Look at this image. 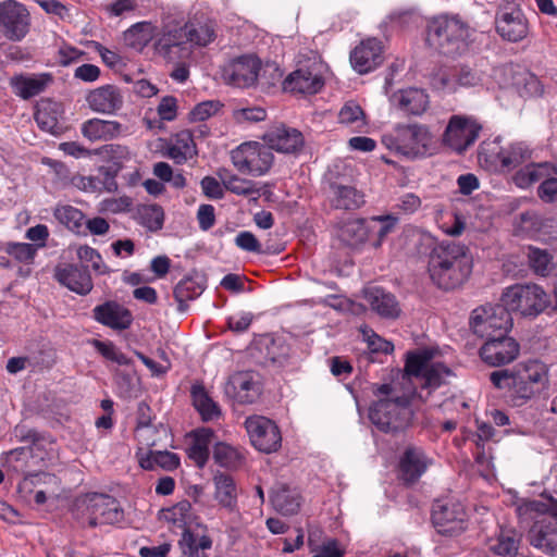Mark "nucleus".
I'll return each mask as SVG.
<instances>
[{
  "label": "nucleus",
  "instance_id": "4468645a",
  "mask_svg": "<svg viewBox=\"0 0 557 557\" xmlns=\"http://www.w3.org/2000/svg\"><path fill=\"white\" fill-rule=\"evenodd\" d=\"M260 69L261 61L255 54H243L221 67V77L227 85L250 87L257 82Z\"/></svg>",
  "mask_w": 557,
  "mask_h": 557
},
{
  "label": "nucleus",
  "instance_id": "cd10ccee",
  "mask_svg": "<svg viewBox=\"0 0 557 557\" xmlns=\"http://www.w3.org/2000/svg\"><path fill=\"white\" fill-rule=\"evenodd\" d=\"M92 313L97 322L113 330H126L133 322L131 311L114 301L96 306Z\"/></svg>",
  "mask_w": 557,
  "mask_h": 557
},
{
  "label": "nucleus",
  "instance_id": "9d476101",
  "mask_svg": "<svg viewBox=\"0 0 557 557\" xmlns=\"http://www.w3.org/2000/svg\"><path fill=\"white\" fill-rule=\"evenodd\" d=\"M470 326L474 334L487 339L508 333L512 327V319L504 304L484 305L472 311Z\"/></svg>",
  "mask_w": 557,
  "mask_h": 557
},
{
  "label": "nucleus",
  "instance_id": "052dcab7",
  "mask_svg": "<svg viewBox=\"0 0 557 557\" xmlns=\"http://www.w3.org/2000/svg\"><path fill=\"white\" fill-rule=\"evenodd\" d=\"M5 251L17 262L29 264L35 259L37 247L28 243H10Z\"/></svg>",
  "mask_w": 557,
  "mask_h": 557
},
{
  "label": "nucleus",
  "instance_id": "e433bc0d",
  "mask_svg": "<svg viewBox=\"0 0 557 557\" xmlns=\"http://www.w3.org/2000/svg\"><path fill=\"white\" fill-rule=\"evenodd\" d=\"M369 230V219L349 220L339 227L338 237L345 245L357 248L371 240Z\"/></svg>",
  "mask_w": 557,
  "mask_h": 557
},
{
  "label": "nucleus",
  "instance_id": "37998d69",
  "mask_svg": "<svg viewBox=\"0 0 557 557\" xmlns=\"http://www.w3.org/2000/svg\"><path fill=\"white\" fill-rule=\"evenodd\" d=\"M178 546L184 556L200 557V550L211 548L212 540L205 533H195L189 527L183 530L182 537L178 541Z\"/></svg>",
  "mask_w": 557,
  "mask_h": 557
},
{
  "label": "nucleus",
  "instance_id": "bf43d9fd",
  "mask_svg": "<svg viewBox=\"0 0 557 557\" xmlns=\"http://www.w3.org/2000/svg\"><path fill=\"white\" fill-rule=\"evenodd\" d=\"M161 433L166 434V429L162 425L158 428L147 421L139 420L135 430V437L141 448H150L158 444Z\"/></svg>",
  "mask_w": 557,
  "mask_h": 557
},
{
  "label": "nucleus",
  "instance_id": "aec40b11",
  "mask_svg": "<svg viewBox=\"0 0 557 557\" xmlns=\"http://www.w3.org/2000/svg\"><path fill=\"white\" fill-rule=\"evenodd\" d=\"M59 481L53 474L46 472L28 473L18 483V492L25 497L34 494V500L38 505H42L47 500L48 495H54L58 490Z\"/></svg>",
  "mask_w": 557,
  "mask_h": 557
},
{
  "label": "nucleus",
  "instance_id": "69168bd1",
  "mask_svg": "<svg viewBox=\"0 0 557 557\" xmlns=\"http://www.w3.org/2000/svg\"><path fill=\"white\" fill-rule=\"evenodd\" d=\"M363 120H364V113H363L361 107L354 101L346 102L338 113V121L342 124H346V125H352L355 123L363 124L364 123Z\"/></svg>",
  "mask_w": 557,
  "mask_h": 557
},
{
  "label": "nucleus",
  "instance_id": "f257e3e1",
  "mask_svg": "<svg viewBox=\"0 0 557 557\" xmlns=\"http://www.w3.org/2000/svg\"><path fill=\"white\" fill-rule=\"evenodd\" d=\"M428 271L440 288L454 289L462 285L472 272V258L458 243L443 242L430 253Z\"/></svg>",
  "mask_w": 557,
  "mask_h": 557
},
{
  "label": "nucleus",
  "instance_id": "f8f14e48",
  "mask_svg": "<svg viewBox=\"0 0 557 557\" xmlns=\"http://www.w3.org/2000/svg\"><path fill=\"white\" fill-rule=\"evenodd\" d=\"M482 131L481 123L473 116H450L443 135V143L451 150L462 153L479 138Z\"/></svg>",
  "mask_w": 557,
  "mask_h": 557
},
{
  "label": "nucleus",
  "instance_id": "1a4fd4ad",
  "mask_svg": "<svg viewBox=\"0 0 557 557\" xmlns=\"http://www.w3.org/2000/svg\"><path fill=\"white\" fill-rule=\"evenodd\" d=\"M231 160L242 174L261 176L272 166L273 153L268 145L247 141L232 150Z\"/></svg>",
  "mask_w": 557,
  "mask_h": 557
},
{
  "label": "nucleus",
  "instance_id": "6ab92c4d",
  "mask_svg": "<svg viewBox=\"0 0 557 557\" xmlns=\"http://www.w3.org/2000/svg\"><path fill=\"white\" fill-rule=\"evenodd\" d=\"M261 377L253 371H240L230 376L225 394L239 404H252L261 395Z\"/></svg>",
  "mask_w": 557,
  "mask_h": 557
},
{
  "label": "nucleus",
  "instance_id": "dca6fc26",
  "mask_svg": "<svg viewBox=\"0 0 557 557\" xmlns=\"http://www.w3.org/2000/svg\"><path fill=\"white\" fill-rule=\"evenodd\" d=\"M548 370L545 363L531 360L516 367L515 395L530 399L535 393L546 386Z\"/></svg>",
  "mask_w": 557,
  "mask_h": 557
},
{
  "label": "nucleus",
  "instance_id": "864d4df0",
  "mask_svg": "<svg viewBox=\"0 0 557 557\" xmlns=\"http://www.w3.org/2000/svg\"><path fill=\"white\" fill-rule=\"evenodd\" d=\"M202 293V287L191 278L180 281L174 288V298L177 301V310L184 312L187 309V301L193 300Z\"/></svg>",
  "mask_w": 557,
  "mask_h": 557
},
{
  "label": "nucleus",
  "instance_id": "4d7b16f0",
  "mask_svg": "<svg viewBox=\"0 0 557 557\" xmlns=\"http://www.w3.org/2000/svg\"><path fill=\"white\" fill-rule=\"evenodd\" d=\"M513 85L522 97L541 96L544 87L540 79L528 71L520 72L516 75Z\"/></svg>",
  "mask_w": 557,
  "mask_h": 557
},
{
  "label": "nucleus",
  "instance_id": "c03bdc74",
  "mask_svg": "<svg viewBox=\"0 0 557 557\" xmlns=\"http://www.w3.org/2000/svg\"><path fill=\"white\" fill-rule=\"evenodd\" d=\"M191 397L195 408L205 421L220 417L221 410L218 404L208 395L202 385H193Z\"/></svg>",
  "mask_w": 557,
  "mask_h": 557
},
{
  "label": "nucleus",
  "instance_id": "6e6552de",
  "mask_svg": "<svg viewBox=\"0 0 557 557\" xmlns=\"http://www.w3.org/2000/svg\"><path fill=\"white\" fill-rule=\"evenodd\" d=\"M502 302L508 309L522 317H537L550 305L549 295L537 284H515L502 295Z\"/></svg>",
  "mask_w": 557,
  "mask_h": 557
},
{
  "label": "nucleus",
  "instance_id": "f03ea898",
  "mask_svg": "<svg viewBox=\"0 0 557 557\" xmlns=\"http://www.w3.org/2000/svg\"><path fill=\"white\" fill-rule=\"evenodd\" d=\"M216 37L212 21L191 20L183 27L164 30L156 40V52L170 62L190 55L188 44L193 47H206Z\"/></svg>",
  "mask_w": 557,
  "mask_h": 557
},
{
  "label": "nucleus",
  "instance_id": "b1692460",
  "mask_svg": "<svg viewBox=\"0 0 557 557\" xmlns=\"http://www.w3.org/2000/svg\"><path fill=\"white\" fill-rule=\"evenodd\" d=\"M382 61V45L376 38L361 41L350 53L351 65L360 74L373 71Z\"/></svg>",
  "mask_w": 557,
  "mask_h": 557
},
{
  "label": "nucleus",
  "instance_id": "c756f323",
  "mask_svg": "<svg viewBox=\"0 0 557 557\" xmlns=\"http://www.w3.org/2000/svg\"><path fill=\"white\" fill-rule=\"evenodd\" d=\"M364 299L370 308L382 318L396 319L400 314V307L395 296L380 287L366 288Z\"/></svg>",
  "mask_w": 557,
  "mask_h": 557
},
{
  "label": "nucleus",
  "instance_id": "7c9ffc66",
  "mask_svg": "<svg viewBox=\"0 0 557 557\" xmlns=\"http://www.w3.org/2000/svg\"><path fill=\"white\" fill-rule=\"evenodd\" d=\"M393 106L406 113L420 115L430 104L429 95L420 88H408L396 91L391 97Z\"/></svg>",
  "mask_w": 557,
  "mask_h": 557
},
{
  "label": "nucleus",
  "instance_id": "f704fd0d",
  "mask_svg": "<svg viewBox=\"0 0 557 557\" xmlns=\"http://www.w3.org/2000/svg\"><path fill=\"white\" fill-rule=\"evenodd\" d=\"M332 207L342 210H355L364 203L363 194L350 185L333 183L329 194Z\"/></svg>",
  "mask_w": 557,
  "mask_h": 557
},
{
  "label": "nucleus",
  "instance_id": "ddd939ff",
  "mask_svg": "<svg viewBox=\"0 0 557 557\" xmlns=\"http://www.w3.org/2000/svg\"><path fill=\"white\" fill-rule=\"evenodd\" d=\"M0 27L9 40L24 39L30 27V14L26 7L16 0L0 2Z\"/></svg>",
  "mask_w": 557,
  "mask_h": 557
},
{
  "label": "nucleus",
  "instance_id": "774afa93",
  "mask_svg": "<svg viewBox=\"0 0 557 557\" xmlns=\"http://www.w3.org/2000/svg\"><path fill=\"white\" fill-rule=\"evenodd\" d=\"M311 552L314 553L312 557H344L345 555V550L334 539L326 540L317 548L311 547Z\"/></svg>",
  "mask_w": 557,
  "mask_h": 557
},
{
  "label": "nucleus",
  "instance_id": "ea45409f",
  "mask_svg": "<svg viewBox=\"0 0 557 557\" xmlns=\"http://www.w3.org/2000/svg\"><path fill=\"white\" fill-rule=\"evenodd\" d=\"M196 154L193 135L188 131L177 133L168 148V156L177 164L185 163Z\"/></svg>",
  "mask_w": 557,
  "mask_h": 557
},
{
  "label": "nucleus",
  "instance_id": "473e14b6",
  "mask_svg": "<svg viewBox=\"0 0 557 557\" xmlns=\"http://www.w3.org/2000/svg\"><path fill=\"white\" fill-rule=\"evenodd\" d=\"M430 460L416 447L407 448L400 459V476L407 483L416 482L428 469Z\"/></svg>",
  "mask_w": 557,
  "mask_h": 557
},
{
  "label": "nucleus",
  "instance_id": "f3484780",
  "mask_svg": "<svg viewBox=\"0 0 557 557\" xmlns=\"http://www.w3.org/2000/svg\"><path fill=\"white\" fill-rule=\"evenodd\" d=\"M245 428L252 446L259 451L271 454L276 451L282 444V435L278 426L263 416H251L245 421Z\"/></svg>",
  "mask_w": 557,
  "mask_h": 557
},
{
  "label": "nucleus",
  "instance_id": "0eeeda50",
  "mask_svg": "<svg viewBox=\"0 0 557 557\" xmlns=\"http://www.w3.org/2000/svg\"><path fill=\"white\" fill-rule=\"evenodd\" d=\"M75 517L83 527L96 528L102 524L121 522L124 512L114 497L104 494H92L77 503Z\"/></svg>",
  "mask_w": 557,
  "mask_h": 557
},
{
  "label": "nucleus",
  "instance_id": "0e129e2a",
  "mask_svg": "<svg viewBox=\"0 0 557 557\" xmlns=\"http://www.w3.org/2000/svg\"><path fill=\"white\" fill-rule=\"evenodd\" d=\"M265 117L267 113L261 107H245L233 110V119L238 124L260 122Z\"/></svg>",
  "mask_w": 557,
  "mask_h": 557
},
{
  "label": "nucleus",
  "instance_id": "5fc2aeb1",
  "mask_svg": "<svg viewBox=\"0 0 557 557\" xmlns=\"http://www.w3.org/2000/svg\"><path fill=\"white\" fill-rule=\"evenodd\" d=\"M138 222L151 232L162 228L164 221L163 209L158 205H145L137 210Z\"/></svg>",
  "mask_w": 557,
  "mask_h": 557
},
{
  "label": "nucleus",
  "instance_id": "de8ad7c7",
  "mask_svg": "<svg viewBox=\"0 0 557 557\" xmlns=\"http://www.w3.org/2000/svg\"><path fill=\"white\" fill-rule=\"evenodd\" d=\"M550 174L552 165L548 162L532 163L519 170L513 176V182L520 188H528Z\"/></svg>",
  "mask_w": 557,
  "mask_h": 557
},
{
  "label": "nucleus",
  "instance_id": "4c0bfd02",
  "mask_svg": "<svg viewBox=\"0 0 557 557\" xmlns=\"http://www.w3.org/2000/svg\"><path fill=\"white\" fill-rule=\"evenodd\" d=\"M214 499L230 511L237 508V487L234 479L225 473H216L213 476Z\"/></svg>",
  "mask_w": 557,
  "mask_h": 557
},
{
  "label": "nucleus",
  "instance_id": "a211bd4d",
  "mask_svg": "<svg viewBox=\"0 0 557 557\" xmlns=\"http://www.w3.org/2000/svg\"><path fill=\"white\" fill-rule=\"evenodd\" d=\"M520 352L518 342L507 333L490 337L480 348L481 359L492 366L500 367L512 362Z\"/></svg>",
  "mask_w": 557,
  "mask_h": 557
},
{
  "label": "nucleus",
  "instance_id": "338daca9",
  "mask_svg": "<svg viewBox=\"0 0 557 557\" xmlns=\"http://www.w3.org/2000/svg\"><path fill=\"white\" fill-rule=\"evenodd\" d=\"M77 257L82 261L90 262L92 269L96 272H98L99 274H104V273L108 272V268L103 263L100 253L96 249H94V248H91L89 246H86V245L85 246H81L77 249Z\"/></svg>",
  "mask_w": 557,
  "mask_h": 557
},
{
  "label": "nucleus",
  "instance_id": "58836bf2",
  "mask_svg": "<svg viewBox=\"0 0 557 557\" xmlns=\"http://www.w3.org/2000/svg\"><path fill=\"white\" fill-rule=\"evenodd\" d=\"M213 432L210 429H199L191 433V443L186 451L199 468H202L209 458V445L211 443Z\"/></svg>",
  "mask_w": 557,
  "mask_h": 557
},
{
  "label": "nucleus",
  "instance_id": "72a5a7b5",
  "mask_svg": "<svg viewBox=\"0 0 557 557\" xmlns=\"http://www.w3.org/2000/svg\"><path fill=\"white\" fill-rule=\"evenodd\" d=\"M486 150L482 148L480 156H485L486 159L495 157L504 169H513L531 158V150L523 143L511 144L507 148L499 151Z\"/></svg>",
  "mask_w": 557,
  "mask_h": 557
},
{
  "label": "nucleus",
  "instance_id": "423d86ee",
  "mask_svg": "<svg viewBox=\"0 0 557 557\" xmlns=\"http://www.w3.org/2000/svg\"><path fill=\"white\" fill-rule=\"evenodd\" d=\"M434 349H420L407 355L405 371L420 381L421 387L430 391L448 383L454 375L451 370L440 361H434Z\"/></svg>",
  "mask_w": 557,
  "mask_h": 557
},
{
  "label": "nucleus",
  "instance_id": "09e8293b",
  "mask_svg": "<svg viewBox=\"0 0 557 557\" xmlns=\"http://www.w3.org/2000/svg\"><path fill=\"white\" fill-rule=\"evenodd\" d=\"M520 540V535L515 530H502L497 539L490 545V549L499 556L518 557Z\"/></svg>",
  "mask_w": 557,
  "mask_h": 557
},
{
  "label": "nucleus",
  "instance_id": "2eb2a0df",
  "mask_svg": "<svg viewBox=\"0 0 557 557\" xmlns=\"http://www.w3.org/2000/svg\"><path fill=\"white\" fill-rule=\"evenodd\" d=\"M432 521L440 534L455 536L467 529V512L459 502H436L432 509Z\"/></svg>",
  "mask_w": 557,
  "mask_h": 557
},
{
  "label": "nucleus",
  "instance_id": "4be33fe9",
  "mask_svg": "<svg viewBox=\"0 0 557 557\" xmlns=\"http://www.w3.org/2000/svg\"><path fill=\"white\" fill-rule=\"evenodd\" d=\"M516 512L522 523H529L532 519L544 513L557 517V476L552 488L545 492L541 499L520 502L517 505Z\"/></svg>",
  "mask_w": 557,
  "mask_h": 557
},
{
  "label": "nucleus",
  "instance_id": "13d9d810",
  "mask_svg": "<svg viewBox=\"0 0 557 557\" xmlns=\"http://www.w3.org/2000/svg\"><path fill=\"white\" fill-rule=\"evenodd\" d=\"M213 459L221 467L237 468L242 465L243 455L237 448L226 443H216L213 448Z\"/></svg>",
  "mask_w": 557,
  "mask_h": 557
},
{
  "label": "nucleus",
  "instance_id": "2f4dec72",
  "mask_svg": "<svg viewBox=\"0 0 557 557\" xmlns=\"http://www.w3.org/2000/svg\"><path fill=\"white\" fill-rule=\"evenodd\" d=\"M51 81L52 77L48 73L16 75L10 79V85L16 96L29 99L41 94Z\"/></svg>",
  "mask_w": 557,
  "mask_h": 557
},
{
  "label": "nucleus",
  "instance_id": "7ed1b4c3",
  "mask_svg": "<svg viewBox=\"0 0 557 557\" xmlns=\"http://www.w3.org/2000/svg\"><path fill=\"white\" fill-rule=\"evenodd\" d=\"M377 398L369 410L371 422L383 432L405 430L412 419L410 395L400 394L396 384H381L373 387Z\"/></svg>",
  "mask_w": 557,
  "mask_h": 557
},
{
  "label": "nucleus",
  "instance_id": "79ce46f5",
  "mask_svg": "<svg viewBox=\"0 0 557 557\" xmlns=\"http://www.w3.org/2000/svg\"><path fill=\"white\" fill-rule=\"evenodd\" d=\"M256 349L264 362L281 363L288 356V347L281 339H275L270 335L261 336L256 342Z\"/></svg>",
  "mask_w": 557,
  "mask_h": 557
},
{
  "label": "nucleus",
  "instance_id": "c85d7f7f",
  "mask_svg": "<svg viewBox=\"0 0 557 557\" xmlns=\"http://www.w3.org/2000/svg\"><path fill=\"white\" fill-rule=\"evenodd\" d=\"M81 132L90 141H108L124 134L126 128L117 121L94 117L82 124Z\"/></svg>",
  "mask_w": 557,
  "mask_h": 557
},
{
  "label": "nucleus",
  "instance_id": "393cba45",
  "mask_svg": "<svg viewBox=\"0 0 557 557\" xmlns=\"http://www.w3.org/2000/svg\"><path fill=\"white\" fill-rule=\"evenodd\" d=\"M263 139L270 150L274 149L283 153L296 152L304 145L302 134L298 129L283 124L270 128Z\"/></svg>",
  "mask_w": 557,
  "mask_h": 557
},
{
  "label": "nucleus",
  "instance_id": "20e7f679",
  "mask_svg": "<svg viewBox=\"0 0 557 557\" xmlns=\"http://www.w3.org/2000/svg\"><path fill=\"white\" fill-rule=\"evenodd\" d=\"M471 29L458 14H440L429 21L426 41L445 55H460L468 50Z\"/></svg>",
  "mask_w": 557,
  "mask_h": 557
},
{
  "label": "nucleus",
  "instance_id": "3c124183",
  "mask_svg": "<svg viewBox=\"0 0 557 557\" xmlns=\"http://www.w3.org/2000/svg\"><path fill=\"white\" fill-rule=\"evenodd\" d=\"M397 218L393 215H376L369 219L371 245L379 248L384 238L394 230Z\"/></svg>",
  "mask_w": 557,
  "mask_h": 557
},
{
  "label": "nucleus",
  "instance_id": "9b49d317",
  "mask_svg": "<svg viewBox=\"0 0 557 557\" xmlns=\"http://www.w3.org/2000/svg\"><path fill=\"white\" fill-rule=\"evenodd\" d=\"M323 86L322 64L315 55L306 62L299 61L297 69L283 82L285 91L301 95L317 94Z\"/></svg>",
  "mask_w": 557,
  "mask_h": 557
},
{
  "label": "nucleus",
  "instance_id": "a878e982",
  "mask_svg": "<svg viewBox=\"0 0 557 557\" xmlns=\"http://www.w3.org/2000/svg\"><path fill=\"white\" fill-rule=\"evenodd\" d=\"M54 277L60 284L79 295L89 294L94 286L87 269L75 264L58 265L54 270Z\"/></svg>",
  "mask_w": 557,
  "mask_h": 557
},
{
  "label": "nucleus",
  "instance_id": "603ef678",
  "mask_svg": "<svg viewBox=\"0 0 557 557\" xmlns=\"http://www.w3.org/2000/svg\"><path fill=\"white\" fill-rule=\"evenodd\" d=\"M162 518L178 528H189L193 523L191 504L188 500H182L171 508L162 510Z\"/></svg>",
  "mask_w": 557,
  "mask_h": 557
},
{
  "label": "nucleus",
  "instance_id": "412c9836",
  "mask_svg": "<svg viewBox=\"0 0 557 557\" xmlns=\"http://www.w3.org/2000/svg\"><path fill=\"white\" fill-rule=\"evenodd\" d=\"M540 517L534 519V524L529 531V541L542 552L557 555V517Z\"/></svg>",
  "mask_w": 557,
  "mask_h": 557
},
{
  "label": "nucleus",
  "instance_id": "39448f33",
  "mask_svg": "<svg viewBox=\"0 0 557 557\" xmlns=\"http://www.w3.org/2000/svg\"><path fill=\"white\" fill-rule=\"evenodd\" d=\"M385 148L407 160L422 159L434 151V137L426 125L397 124L382 135Z\"/></svg>",
  "mask_w": 557,
  "mask_h": 557
},
{
  "label": "nucleus",
  "instance_id": "49530a36",
  "mask_svg": "<svg viewBox=\"0 0 557 557\" xmlns=\"http://www.w3.org/2000/svg\"><path fill=\"white\" fill-rule=\"evenodd\" d=\"M139 465L145 470H153L160 467L172 471L180 466V457L168 450H150L146 456L140 457Z\"/></svg>",
  "mask_w": 557,
  "mask_h": 557
},
{
  "label": "nucleus",
  "instance_id": "a18cd8bd",
  "mask_svg": "<svg viewBox=\"0 0 557 557\" xmlns=\"http://www.w3.org/2000/svg\"><path fill=\"white\" fill-rule=\"evenodd\" d=\"M157 27L150 22H139L125 32V41L136 50H141L156 36Z\"/></svg>",
  "mask_w": 557,
  "mask_h": 557
},
{
  "label": "nucleus",
  "instance_id": "6e6d98bb",
  "mask_svg": "<svg viewBox=\"0 0 557 557\" xmlns=\"http://www.w3.org/2000/svg\"><path fill=\"white\" fill-rule=\"evenodd\" d=\"M528 261L532 271L540 276H546L553 269V256L545 249L530 246Z\"/></svg>",
  "mask_w": 557,
  "mask_h": 557
},
{
  "label": "nucleus",
  "instance_id": "c9c22d12",
  "mask_svg": "<svg viewBox=\"0 0 557 557\" xmlns=\"http://www.w3.org/2000/svg\"><path fill=\"white\" fill-rule=\"evenodd\" d=\"M271 503L276 511L285 516H292L298 512L301 497L297 490L285 484H277L272 491Z\"/></svg>",
  "mask_w": 557,
  "mask_h": 557
},
{
  "label": "nucleus",
  "instance_id": "8fccbe9b",
  "mask_svg": "<svg viewBox=\"0 0 557 557\" xmlns=\"http://www.w3.org/2000/svg\"><path fill=\"white\" fill-rule=\"evenodd\" d=\"M53 216L74 233H81L85 224L84 213L71 205H58L53 210Z\"/></svg>",
  "mask_w": 557,
  "mask_h": 557
},
{
  "label": "nucleus",
  "instance_id": "bb28decb",
  "mask_svg": "<svg viewBox=\"0 0 557 557\" xmlns=\"http://www.w3.org/2000/svg\"><path fill=\"white\" fill-rule=\"evenodd\" d=\"M496 29L502 38L518 42L529 34V23L523 12L516 8L510 12H503L496 17Z\"/></svg>",
  "mask_w": 557,
  "mask_h": 557
},
{
  "label": "nucleus",
  "instance_id": "5701e85b",
  "mask_svg": "<svg viewBox=\"0 0 557 557\" xmlns=\"http://www.w3.org/2000/svg\"><path fill=\"white\" fill-rule=\"evenodd\" d=\"M86 103L96 113L111 115L123 107L124 98L119 87L103 85L86 95Z\"/></svg>",
  "mask_w": 557,
  "mask_h": 557
},
{
  "label": "nucleus",
  "instance_id": "e2e57ef3",
  "mask_svg": "<svg viewBox=\"0 0 557 557\" xmlns=\"http://www.w3.org/2000/svg\"><path fill=\"white\" fill-rule=\"evenodd\" d=\"M95 349L101 354L106 359L111 360L117 364L126 366L129 363V359L126 355L121 352L112 342H102L94 339L91 342Z\"/></svg>",
  "mask_w": 557,
  "mask_h": 557
},
{
  "label": "nucleus",
  "instance_id": "680f3d73",
  "mask_svg": "<svg viewBox=\"0 0 557 557\" xmlns=\"http://www.w3.org/2000/svg\"><path fill=\"white\" fill-rule=\"evenodd\" d=\"M35 120L38 126L47 133L55 134L60 129L58 117L51 110L50 104L40 106L35 113Z\"/></svg>",
  "mask_w": 557,
  "mask_h": 557
},
{
  "label": "nucleus",
  "instance_id": "a19ab883",
  "mask_svg": "<svg viewBox=\"0 0 557 557\" xmlns=\"http://www.w3.org/2000/svg\"><path fill=\"white\" fill-rule=\"evenodd\" d=\"M216 175L226 190L237 196L259 195V188L255 182L232 173L226 168L218 170Z\"/></svg>",
  "mask_w": 557,
  "mask_h": 557
}]
</instances>
